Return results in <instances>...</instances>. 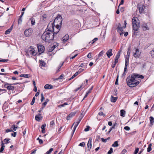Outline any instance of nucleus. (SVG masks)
<instances>
[{"mask_svg": "<svg viewBox=\"0 0 154 154\" xmlns=\"http://www.w3.org/2000/svg\"><path fill=\"white\" fill-rule=\"evenodd\" d=\"M90 127L88 126H87L86 128H85L84 130V131H88L89 130Z\"/></svg>", "mask_w": 154, "mask_h": 154, "instance_id": "50", "label": "nucleus"}, {"mask_svg": "<svg viewBox=\"0 0 154 154\" xmlns=\"http://www.w3.org/2000/svg\"><path fill=\"white\" fill-rule=\"evenodd\" d=\"M58 46V45L57 44H56L55 45H53L49 49V51L50 52H51L53 51V50L55 48Z\"/></svg>", "mask_w": 154, "mask_h": 154, "instance_id": "22", "label": "nucleus"}, {"mask_svg": "<svg viewBox=\"0 0 154 154\" xmlns=\"http://www.w3.org/2000/svg\"><path fill=\"white\" fill-rule=\"evenodd\" d=\"M142 27L144 31L148 30L149 29L148 27L147 24L145 23H144L142 24Z\"/></svg>", "mask_w": 154, "mask_h": 154, "instance_id": "14", "label": "nucleus"}, {"mask_svg": "<svg viewBox=\"0 0 154 154\" xmlns=\"http://www.w3.org/2000/svg\"><path fill=\"white\" fill-rule=\"evenodd\" d=\"M22 17H20L18 21V24H20L22 22Z\"/></svg>", "mask_w": 154, "mask_h": 154, "instance_id": "43", "label": "nucleus"}, {"mask_svg": "<svg viewBox=\"0 0 154 154\" xmlns=\"http://www.w3.org/2000/svg\"><path fill=\"white\" fill-rule=\"evenodd\" d=\"M124 23H125V26H124L123 27L120 28V29H118L117 31H118L120 33V35H123V28H125L126 27V25L127 24V23L126 22V21L125 20L124 21Z\"/></svg>", "mask_w": 154, "mask_h": 154, "instance_id": "11", "label": "nucleus"}, {"mask_svg": "<svg viewBox=\"0 0 154 154\" xmlns=\"http://www.w3.org/2000/svg\"><path fill=\"white\" fill-rule=\"evenodd\" d=\"M120 52L118 51V53L117 54H116L115 57L116 58H119L120 57Z\"/></svg>", "mask_w": 154, "mask_h": 154, "instance_id": "41", "label": "nucleus"}, {"mask_svg": "<svg viewBox=\"0 0 154 154\" xmlns=\"http://www.w3.org/2000/svg\"><path fill=\"white\" fill-rule=\"evenodd\" d=\"M35 119L36 120L39 121L42 119V117L41 116L40 117L38 115H36L35 116Z\"/></svg>", "mask_w": 154, "mask_h": 154, "instance_id": "26", "label": "nucleus"}, {"mask_svg": "<svg viewBox=\"0 0 154 154\" xmlns=\"http://www.w3.org/2000/svg\"><path fill=\"white\" fill-rule=\"evenodd\" d=\"M92 139L91 138H90L89 139L87 145V147L88 148V149L89 151H90L91 149V148L92 144Z\"/></svg>", "mask_w": 154, "mask_h": 154, "instance_id": "13", "label": "nucleus"}, {"mask_svg": "<svg viewBox=\"0 0 154 154\" xmlns=\"http://www.w3.org/2000/svg\"><path fill=\"white\" fill-rule=\"evenodd\" d=\"M29 20L31 21V23L32 25H35V20L33 17H31L29 18Z\"/></svg>", "mask_w": 154, "mask_h": 154, "instance_id": "19", "label": "nucleus"}, {"mask_svg": "<svg viewBox=\"0 0 154 154\" xmlns=\"http://www.w3.org/2000/svg\"><path fill=\"white\" fill-rule=\"evenodd\" d=\"M12 30V29L10 28V29L6 30L5 32V34L6 35L9 34Z\"/></svg>", "mask_w": 154, "mask_h": 154, "instance_id": "33", "label": "nucleus"}, {"mask_svg": "<svg viewBox=\"0 0 154 154\" xmlns=\"http://www.w3.org/2000/svg\"><path fill=\"white\" fill-rule=\"evenodd\" d=\"M135 77H136V78H141V79H143L144 78L143 76L142 75H139L137 74H135Z\"/></svg>", "mask_w": 154, "mask_h": 154, "instance_id": "27", "label": "nucleus"}, {"mask_svg": "<svg viewBox=\"0 0 154 154\" xmlns=\"http://www.w3.org/2000/svg\"><path fill=\"white\" fill-rule=\"evenodd\" d=\"M44 88L45 89H52L53 88V86L51 85L46 84L45 85Z\"/></svg>", "mask_w": 154, "mask_h": 154, "instance_id": "21", "label": "nucleus"}, {"mask_svg": "<svg viewBox=\"0 0 154 154\" xmlns=\"http://www.w3.org/2000/svg\"><path fill=\"white\" fill-rule=\"evenodd\" d=\"M101 140L103 142L105 143L107 141V139H104L103 138H102Z\"/></svg>", "mask_w": 154, "mask_h": 154, "instance_id": "60", "label": "nucleus"}, {"mask_svg": "<svg viewBox=\"0 0 154 154\" xmlns=\"http://www.w3.org/2000/svg\"><path fill=\"white\" fill-rule=\"evenodd\" d=\"M69 38V36L68 35H66L62 38V41L64 42H65Z\"/></svg>", "mask_w": 154, "mask_h": 154, "instance_id": "18", "label": "nucleus"}, {"mask_svg": "<svg viewBox=\"0 0 154 154\" xmlns=\"http://www.w3.org/2000/svg\"><path fill=\"white\" fill-rule=\"evenodd\" d=\"M13 131V129H7V130H6L5 131L7 133H8L10 132Z\"/></svg>", "mask_w": 154, "mask_h": 154, "instance_id": "57", "label": "nucleus"}, {"mask_svg": "<svg viewBox=\"0 0 154 154\" xmlns=\"http://www.w3.org/2000/svg\"><path fill=\"white\" fill-rule=\"evenodd\" d=\"M8 61V59H0V62H6Z\"/></svg>", "mask_w": 154, "mask_h": 154, "instance_id": "52", "label": "nucleus"}, {"mask_svg": "<svg viewBox=\"0 0 154 154\" xmlns=\"http://www.w3.org/2000/svg\"><path fill=\"white\" fill-rule=\"evenodd\" d=\"M51 26L52 29H53V34H57L59 31L60 28L61 27H58L57 26H54V25L53 24V23H51V24L49 23L48 25V27L49 28Z\"/></svg>", "mask_w": 154, "mask_h": 154, "instance_id": "5", "label": "nucleus"}, {"mask_svg": "<svg viewBox=\"0 0 154 154\" xmlns=\"http://www.w3.org/2000/svg\"><path fill=\"white\" fill-rule=\"evenodd\" d=\"M53 150V148H51L48 151L46 152V154H50Z\"/></svg>", "mask_w": 154, "mask_h": 154, "instance_id": "38", "label": "nucleus"}, {"mask_svg": "<svg viewBox=\"0 0 154 154\" xmlns=\"http://www.w3.org/2000/svg\"><path fill=\"white\" fill-rule=\"evenodd\" d=\"M84 70V69L80 68L79 69V70L77 72H78L79 74L81 72L83 71Z\"/></svg>", "mask_w": 154, "mask_h": 154, "instance_id": "58", "label": "nucleus"}, {"mask_svg": "<svg viewBox=\"0 0 154 154\" xmlns=\"http://www.w3.org/2000/svg\"><path fill=\"white\" fill-rule=\"evenodd\" d=\"M12 84H9L7 83H5L4 85L5 87L6 88L7 90H8L13 91L14 90V87L12 86Z\"/></svg>", "mask_w": 154, "mask_h": 154, "instance_id": "7", "label": "nucleus"}, {"mask_svg": "<svg viewBox=\"0 0 154 154\" xmlns=\"http://www.w3.org/2000/svg\"><path fill=\"white\" fill-rule=\"evenodd\" d=\"M82 119V118H79L78 119L76 123L74 122V124L72 125V126L74 125L75 124V125H74V131H75V130L76 129V127H77V126H78V125L79 124L80 122V121Z\"/></svg>", "mask_w": 154, "mask_h": 154, "instance_id": "12", "label": "nucleus"}, {"mask_svg": "<svg viewBox=\"0 0 154 154\" xmlns=\"http://www.w3.org/2000/svg\"><path fill=\"white\" fill-rule=\"evenodd\" d=\"M131 52V48L130 47H129L128 48V50L127 51V55L128 58H129Z\"/></svg>", "mask_w": 154, "mask_h": 154, "instance_id": "32", "label": "nucleus"}, {"mask_svg": "<svg viewBox=\"0 0 154 154\" xmlns=\"http://www.w3.org/2000/svg\"><path fill=\"white\" fill-rule=\"evenodd\" d=\"M76 112H72L67 116L66 119L68 120H69L71 118L74 116Z\"/></svg>", "mask_w": 154, "mask_h": 154, "instance_id": "17", "label": "nucleus"}, {"mask_svg": "<svg viewBox=\"0 0 154 154\" xmlns=\"http://www.w3.org/2000/svg\"><path fill=\"white\" fill-rule=\"evenodd\" d=\"M10 140V139L9 138H5L4 139V141L5 143L7 144L9 143V141Z\"/></svg>", "mask_w": 154, "mask_h": 154, "instance_id": "37", "label": "nucleus"}, {"mask_svg": "<svg viewBox=\"0 0 154 154\" xmlns=\"http://www.w3.org/2000/svg\"><path fill=\"white\" fill-rule=\"evenodd\" d=\"M39 64L40 65L42 66H45V62L42 60L39 61Z\"/></svg>", "mask_w": 154, "mask_h": 154, "instance_id": "23", "label": "nucleus"}, {"mask_svg": "<svg viewBox=\"0 0 154 154\" xmlns=\"http://www.w3.org/2000/svg\"><path fill=\"white\" fill-rule=\"evenodd\" d=\"M44 100V95L43 93L41 94V102H42Z\"/></svg>", "mask_w": 154, "mask_h": 154, "instance_id": "42", "label": "nucleus"}, {"mask_svg": "<svg viewBox=\"0 0 154 154\" xmlns=\"http://www.w3.org/2000/svg\"><path fill=\"white\" fill-rule=\"evenodd\" d=\"M150 120V126H152L153 125V122H154V118L152 117L151 116L149 117Z\"/></svg>", "mask_w": 154, "mask_h": 154, "instance_id": "20", "label": "nucleus"}, {"mask_svg": "<svg viewBox=\"0 0 154 154\" xmlns=\"http://www.w3.org/2000/svg\"><path fill=\"white\" fill-rule=\"evenodd\" d=\"M152 146V144L151 143L150 144L149 146L147 148V152H149L152 150L151 146Z\"/></svg>", "mask_w": 154, "mask_h": 154, "instance_id": "28", "label": "nucleus"}, {"mask_svg": "<svg viewBox=\"0 0 154 154\" xmlns=\"http://www.w3.org/2000/svg\"><path fill=\"white\" fill-rule=\"evenodd\" d=\"M151 54L152 57L154 58V50H152L151 52Z\"/></svg>", "mask_w": 154, "mask_h": 154, "instance_id": "53", "label": "nucleus"}, {"mask_svg": "<svg viewBox=\"0 0 154 154\" xmlns=\"http://www.w3.org/2000/svg\"><path fill=\"white\" fill-rule=\"evenodd\" d=\"M144 6L143 5H138V8L140 13H142L144 10Z\"/></svg>", "mask_w": 154, "mask_h": 154, "instance_id": "15", "label": "nucleus"}, {"mask_svg": "<svg viewBox=\"0 0 154 154\" xmlns=\"http://www.w3.org/2000/svg\"><path fill=\"white\" fill-rule=\"evenodd\" d=\"M132 26L133 29L135 31H137L140 27V23L138 18L136 17H134L132 19Z\"/></svg>", "mask_w": 154, "mask_h": 154, "instance_id": "3", "label": "nucleus"}, {"mask_svg": "<svg viewBox=\"0 0 154 154\" xmlns=\"http://www.w3.org/2000/svg\"><path fill=\"white\" fill-rule=\"evenodd\" d=\"M38 51L39 54H41L44 51V47L42 45H39L38 46Z\"/></svg>", "mask_w": 154, "mask_h": 154, "instance_id": "10", "label": "nucleus"}, {"mask_svg": "<svg viewBox=\"0 0 154 154\" xmlns=\"http://www.w3.org/2000/svg\"><path fill=\"white\" fill-rule=\"evenodd\" d=\"M32 32V29L29 28L25 30L24 34L26 37H29L31 35Z\"/></svg>", "mask_w": 154, "mask_h": 154, "instance_id": "6", "label": "nucleus"}, {"mask_svg": "<svg viewBox=\"0 0 154 154\" xmlns=\"http://www.w3.org/2000/svg\"><path fill=\"white\" fill-rule=\"evenodd\" d=\"M117 98L116 97H114L113 96H111V101L112 102H115L117 100Z\"/></svg>", "mask_w": 154, "mask_h": 154, "instance_id": "24", "label": "nucleus"}, {"mask_svg": "<svg viewBox=\"0 0 154 154\" xmlns=\"http://www.w3.org/2000/svg\"><path fill=\"white\" fill-rule=\"evenodd\" d=\"M118 146H119V145L117 141H115L112 145V146L113 147H116Z\"/></svg>", "mask_w": 154, "mask_h": 154, "instance_id": "30", "label": "nucleus"}, {"mask_svg": "<svg viewBox=\"0 0 154 154\" xmlns=\"http://www.w3.org/2000/svg\"><path fill=\"white\" fill-rule=\"evenodd\" d=\"M62 18L61 16L58 14L55 19L53 23V24L54 26H57V27H61L62 24Z\"/></svg>", "mask_w": 154, "mask_h": 154, "instance_id": "4", "label": "nucleus"}, {"mask_svg": "<svg viewBox=\"0 0 154 154\" xmlns=\"http://www.w3.org/2000/svg\"><path fill=\"white\" fill-rule=\"evenodd\" d=\"M98 115L100 116H105V114L103 113L102 112H100L98 113Z\"/></svg>", "mask_w": 154, "mask_h": 154, "instance_id": "46", "label": "nucleus"}, {"mask_svg": "<svg viewBox=\"0 0 154 154\" xmlns=\"http://www.w3.org/2000/svg\"><path fill=\"white\" fill-rule=\"evenodd\" d=\"M112 50L111 49H109L106 52V54L107 56L109 58L112 55Z\"/></svg>", "mask_w": 154, "mask_h": 154, "instance_id": "16", "label": "nucleus"}, {"mask_svg": "<svg viewBox=\"0 0 154 154\" xmlns=\"http://www.w3.org/2000/svg\"><path fill=\"white\" fill-rule=\"evenodd\" d=\"M17 128V127L15 126L14 125H13L11 126V128H13V130L14 131H16Z\"/></svg>", "mask_w": 154, "mask_h": 154, "instance_id": "40", "label": "nucleus"}, {"mask_svg": "<svg viewBox=\"0 0 154 154\" xmlns=\"http://www.w3.org/2000/svg\"><path fill=\"white\" fill-rule=\"evenodd\" d=\"M124 2V0H121L120 3L119 5L118 6L119 8V6L122 5H123Z\"/></svg>", "mask_w": 154, "mask_h": 154, "instance_id": "59", "label": "nucleus"}, {"mask_svg": "<svg viewBox=\"0 0 154 154\" xmlns=\"http://www.w3.org/2000/svg\"><path fill=\"white\" fill-rule=\"evenodd\" d=\"M68 105V104L66 103H65L63 104H61L58 106V107L60 108H61L62 107H64L65 106Z\"/></svg>", "mask_w": 154, "mask_h": 154, "instance_id": "36", "label": "nucleus"}, {"mask_svg": "<svg viewBox=\"0 0 154 154\" xmlns=\"http://www.w3.org/2000/svg\"><path fill=\"white\" fill-rule=\"evenodd\" d=\"M49 27H47L48 31L44 32L42 36V39L46 41L52 40L54 38V34L51 29H50Z\"/></svg>", "mask_w": 154, "mask_h": 154, "instance_id": "1", "label": "nucleus"}, {"mask_svg": "<svg viewBox=\"0 0 154 154\" xmlns=\"http://www.w3.org/2000/svg\"><path fill=\"white\" fill-rule=\"evenodd\" d=\"M103 51H102L101 52H100L98 54V57H100L103 54Z\"/></svg>", "mask_w": 154, "mask_h": 154, "instance_id": "51", "label": "nucleus"}, {"mask_svg": "<svg viewBox=\"0 0 154 154\" xmlns=\"http://www.w3.org/2000/svg\"><path fill=\"white\" fill-rule=\"evenodd\" d=\"M47 15L46 14H45L43 15L41 19H42L43 20H45L46 19Z\"/></svg>", "mask_w": 154, "mask_h": 154, "instance_id": "35", "label": "nucleus"}, {"mask_svg": "<svg viewBox=\"0 0 154 154\" xmlns=\"http://www.w3.org/2000/svg\"><path fill=\"white\" fill-rule=\"evenodd\" d=\"M136 78L135 74L131 77H128L126 79L128 85L131 87H133L138 85L140 82H135Z\"/></svg>", "mask_w": 154, "mask_h": 154, "instance_id": "2", "label": "nucleus"}, {"mask_svg": "<svg viewBox=\"0 0 154 154\" xmlns=\"http://www.w3.org/2000/svg\"><path fill=\"white\" fill-rule=\"evenodd\" d=\"M20 77H23L25 78H28L29 75L28 74H21L20 76Z\"/></svg>", "mask_w": 154, "mask_h": 154, "instance_id": "34", "label": "nucleus"}, {"mask_svg": "<svg viewBox=\"0 0 154 154\" xmlns=\"http://www.w3.org/2000/svg\"><path fill=\"white\" fill-rule=\"evenodd\" d=\"M125 111L123 109H122L120 111V115L121 116L124 117L125 116Z\"/></svg>", "mask_w": 154, "mask_h": 154, "instance_id": "25", "label": "nucleus"}, {"mask_svg": "<svg viewBox=\"0 0 154 154\" xmlns=\"http://www.w3.org/2000/svg\"><path fill=\"white\" fill-rule=\"evenodd\" d=\"M139 151V149L138 148H136L134 154H137Z\"/></svg>", "mask_w": 154, "mask_h": 154, "instance_id": "47", "label": "nucleus"}, {"mask_svg": "<svg viewBox=\"0 0 154 154\" xmlns=\"http://www.w3.org/2000/svg\"><path fill=\"white\" fill-rule=\"evenodd\" d=\"M78 55V54H76L74 56L70 57V59H72L74 58L77 55Z\"/></svg>", "mask_w": 154, "mask_h": 154, "instance_id": "64", "label": "nucleus"}, {"mask_svg": "<svg viewBox=\"0 0 154 154\" xmlns=\"http://www.w3.org/2000/svg\"><path fill=\"white\" fill-rule=\"evenodd\" d=\"M63 63H64L63 62L62 63H61V64L58 67V69L57 70V72H59L60 71L59 69L61 68V66H63Z\"/></svg>", "mask_w": 154, "mask_h": 154, "instance_id": "39", "label": "nucleus"}, {"mask_svg": "<svg viewBox=\"0 0 154 154\" xmlns=\"http://www.w3.org/2000/svg\"><path fill=\"white\" fill-rule=\"evenodd\" d=\"M129 58H127L125 59V66H127L128 65L129 61Z\"/></svg>", "mask_w": 154, "mask_h": 154, "instance_id": "29", "label": "nucleus"}, {"mask_svg": "<svg viewBox=\"0 0 154 154\" xmlns=\"http://www.w3.org/2000/svg\"><path fill=\"white\" fill-rule=\"evenodd\" d=\"M46 126V124H44L42 125L41 127V128L42 129H45V128Z\"/></svg>", "mask_w": 154, "mask_h": 154, "instance_id": "63", "label": "nucleus"}, {"mask_svg": "<svg viewBox=\"0 0 154 154\" xmlns=\"http://www.w3.org/2000/svg\"><path fill=\"white\" fill-rule=\"evenodd\" d=\"M85 145V143L84 142H82V143H80L79 146H84Z\"/></svg>", "mask_w": 154, "mask_h": 154, "instance_id": "49", "label": "nucleus"}, {"mask_svg": "<svg viewBox=\"0 0 154 154\" xmlns=\"http://www.w3.org/2000/svg\"><path fill=\"white\" fill-rule=\"evenodd\" d=\"M141 52L138 49H136L134 53L133 56L135 58H139Z\"/></svg>", "mask_w": 154, "mask_h": 154, "instance_id": "9", "label": "nucleus"}, {"mask_svg": "<svg viewBox=\"0 0 154 154\" xmlns=\"http://www.w3.org/2000/svg\"><path fill=\"white\" fill-rule=\"evenodd\" d=\"M29 53L33 56H35L37 53L36 48H32L30 46L29 50Z\"/></svg>", "mask_w": 154, "mask_h": 154, "instance_id": "8", "label": "nucleus"}, {"mask_svg": "<svg viewBox=\"0 0 154 154\" xmlns=\"http://www.w3.org/2000/svg\"><path fill=\"white\" fill-rule=\"evenodd\" d=\"M79 74L78 72H76L70 78L69 80H71L73 79L74 77H76L78 74Z\"/></svg>", "mask_w": 154, "mask_h": 154, "instance_id": "31", "label": "nucleus"}, {"mask_svg": "<svg viewBox=\"0 0 154 154\" xmlns=\"http://www.w3.org/2000/svg\"><path fill=\"white\" fill-rule=\"evenodd\" d=\"M98 40V38H95L92 41V44H93L96 41Z\"/></svg>", "mask_w": 154, "mask_h": 154, "instance_id": "55", "label": "nucleus"}, {"mask_svg": "<svg viewBox=\"0 0 154 154\" xmlns=\"http://www.w3.org/2000/svg\"><path fill=\"white\" fill-rule=\"evenodd\" d=\"M64 75L62 74L59 76V77L58 78V79H62Z\"/></svg>", "mask_w": 154, "mask_h": 154, "instance_id": "62", "label": "nucleus"}, {"mask_svg": "<svg viewBox=\"0 0 154 154\" xmlns=\"http://www.w3.org/2000/svg\"><path fill=\"white\" fill-rule=\"evenodd\" d=\"M118 76H117V78L116 79V81L115 82V85H117L118 84Z\"/></svg>", "mask_w": 154, "mask_h": 154, "instance_id": "61", "label": "nucleus"}, {"mask_svg": "<svg viewBox=\"0 0 154 154\" xmlns=\"http://www.w3.org/2000/svg\"><path fill=\"white\" fill-rule=\"evenodd\" d=\"M124 129L126 131H129L130 129V128L128 126H126L124 127Z\"/></svg>", "mask_w": 154, "mask_h": 154, "instance_id": "48", "label": "nucleus"}, {"mask_svg": "<svg viewBox=\"0 0 154 154\" xmlns=\"http://www.w3.org/2000/svg\"><path fill=\"white\" fill-rule=\"evenodd\" d=\"M11 135L12 136H13L14 137H15L16 135V132H14L13 133H12L11 134Z\"/></svg>", "mask_w": 154, "mask_h": 154, "instance_id": "56", "label": "nucleus"}, {"mask_svg": "<svg viewBox=\"0 0 154 154\" xmlns=\"http://www.w3.org/2000/svg\"><path fill=\"white\" fill-rule=\"evenodd\" d=\"M35 97H34L33 98V99H32V101L30 103V104H31V105H32L33 104L35 103Z\"/></svg>", "mask_w": 154, "mask_h": 154, "instance_id": "45", "label": "nucleus"}, {"mask_svg": "<svg viewBox=\"0 0 154 154\" xmlns=\"http://www.w3.org/2000/svg\"><path fill=\"white\" fill-rule=\"evenodd\" d=\"M87 57L89 58H91L92 57L91 53H88L87 55Z\"/></svg>", "mask_w": 154, "mask_h": 154, "instance_id": "54", "label": "nucleus"}, {"mask_svg": "<svg viewBox=\"0 0 154 154\" xmlns=\"http://www.w3.org/2000/svg\"><path fill=\"white\" fill-rule=\"evenodd\" d=\"M113 152L112 148H111L109 150L108 152V154H111Z\"/></svg>", "mask_w": 154, "mask_h": 154, "instance_id": "44", "label": "nucleus"}]
</instances>
